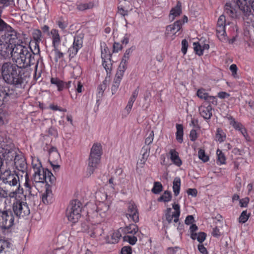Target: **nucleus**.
I'll return each mask as SVG.
<instances>
[{"mask_svg": "<svg viewBox=\"0 0 254 254\" xmlns=\"http://www.w3.org/2000/svg\"><path fill=\"white\" fill-rule=\"evenodd\" d=\"M229 124L236 129L239 131L247 141L250 140V137L247 133V131L244 126L240 122H237L235 119L231 116L226 117Z\"/></svg>", "mask_w": 254, "mask_h": 254, "instance_id": "13", "label": "nucleus"}, {"mask_svg": "<svg viewBox=\"0 0 254 254\" xmlns=\"http://www.w3.org/2000/svg\"><path fill=\"white\" fill-rule=\"evenodd\" d=\"M198 158L203 162H206L209 160V157L205 154V151L203 149H199L198 151Z\"/></svg>", "mask_w": 254, "mask_h": 254, "instance_id": "50", "label": "nucleus"}, {"mask_svg": "<svg viewBox=\"0 0 254 254\" xmlns=\"http://www.w3.org/2000/svg\"><path fill=\"white\" fill-rule=\"evenodd\" d=\"M58 27L62 30H64L68 26V23L66 21L62 19H60L56 21Z\"/></svg>", "mask_w": 254, "mask_h": 254, "instance_id": "51", "label": "nucleus"}, {"mask_svg": "<svg viewBox=\"0 0 254 254\" xmlns=\"http://www.w3.org/2000/svg\"><path fill=\"white\" fill-rule=\"evenodd\" d=\"M0 180L4 184L10 186H15L19 182L18 176L14 173H12L9 169H6L1 173Z\"/></svg>", "mask_w": 254, "mask_h": 254, "instance_id": "7", "label": "nucleus"}, {"mask_svg": "<svg viewBox=\"0 0 254 254\" xmlns=\"http://www.w3.org/2000/svg\"><path fill=\"white\" fill-rule=\"evenodd\" d=\"M32 166L34 171L32 180L35 183L48 184H52L55 177L52 173L48 169H44L39 159L36 157H32Z\"/></svg>", "mask_w": 254, "mask_h": 254, "instance_id": "3", "label": "nucleus"}, {"mask_svg": "<svg viewBox=\"0 0 254 254\" xmlns=\"http://www.w3.org/2000/svg\"><path fill=\"white\" fill-rule=\"evenodd\" d=\"M172 195L170 192L165 191L163 194L158 199L159 201H162L164 202H169L171 200Z\"/></svg>", "mask_w": 254, "mask_h": 254, "instance_id": "47", "label": "nucleus"}, {"mask_svg": "<svg viewBox=\"0 0 254 254\" xmlns=\"http://www.w3.org/2000/svg\"><path fill=\"white\" fill-rule=\"evenodd\" d=\"M122 254H131V248L129 246L124 247L121 251Z\"/></svg>", "mask_w": 254, "mask_h": 254, "instance_id": "62", "label": "nucleus"}, {"mask_svg": "<svg viewBox=\"0 0 254 254\" xmlns=\"http://www.w3.org/2000/svg\"><path fill=\"white\" fill-rule=\"evenodd\" d=\"M162 190V185L160 182H155L152 191L155 194H158Z\"/></svg>", "mask_w": 254, "mask_h": 254, "instance_id": "49", "label": "nucleus"}, {"mask_svg": "<svg viewBox=\"0 0 254 254\" xmlns=\"http://www.w3.org/2000/svg\"><path fill=\"white\" fill-rule=\"evenodd\" d=\"M182 13L181 5L179 2H178L176 6L172 8L169 15V20L171 21H173L175 18L179 16Z\"/></svg>", "mask_w": 254, "mask_h": 254, "instance_id": "25", "label": "nucleus"}, {"mask_svg": "<svg viewBox=\"0 0 254 254\" xmlns=\"http://www.w3.org/2000/svg\"><path fill=\"white\" fill-rule=\"evenodd\" d=\"M95 222H96L95 221ZM97 223H99L97 222ZM87 233L91 237L95 238L102 235L103 233V229L101 225L99 224L97 225L95 224H92L89 226Z\"/></svg>", "mask_w": 254, "mask_h": 254, "instance_id": "19", "label": "nucleus"}, {"mask_svg": "<svg viewBox=\"0 0 254 254\" xmlns=\"http://www.w3.org/2000/svg\"><path fill=\"white\" fill-rule=\"evenodd\" d=\"M14 46L10 42L8 37L0 39V55L6 59L12 57V51Z\"/></svg>", "mask_w": 254, "mask_h": 254, "instance_id": "8", "label": "nucleus"}, {"mask_svg": "<svg viewBox=\"0 0 254 254\" xmlns=\"http://www.w3.org/2000/svg\"><path fill=\"white\" fill-rule=\"evenodd\" d=\"M101 56L102 60H109L110 59V52L105 43L101 44Z\"/></svg>", "mask_w": 254, "mask_h": 254, "instance_id": "28", "label": "nucleus"}, {"mask_svg": "<svg viewBox=\"0 0 254 254\" xmlns=\"http://www.w3.org/2000/svg\"><path fill=\"white\" fill-rule=\"evenodd\" d=\"M31 51V49L28 50V47L20 44L14 45L11 58L20 68L30 66L34 64V53L32 54Z\"/></svg>", "mask_w": 254, "mask_h": 254, "instance_id": "1", "label": "nucleus"}, {"mask_svg": "<svg viewBox=\"0 0 254 254\" xmlns=\"http://www.w3.org/2000/svg\"><path fill=\"white\" fill-rule=\"evenodd\" d=\"M82 38L78 35L75 36L72 47L69 48V56L73 57L82 46Z\"/></svg>", "mask_w": 254, "mask_h": 254, "instance_id": "16", "label": "nucleus"}, {"mask_svg": "<svg viewBox=\"0 0 254 254\" xmlns=\"http://www.w3.org/2000/svg\"><path fill=\"white\" fill-rule=\"evenodd\" d=\"M196 95L200 99L206 101L209 96V94L206 91L205 89L201 88L197 90Z\"/></svg>", "mask_w": 254, "mask_h": 254, "instance_id": "44", "label": "nucleus"}, {"mask_svg": "<svg viewBox=\"0 0 254 254\" xmlns=\"http://www.w3.org/2000/svg\"><path fill=\"white\" fill-rule=\"evenodd\" d=\"M94 5L95 4L93 1H89L86 3H80L77 5V8L79 10L83 11L92 8Z\"/></svg>", "mask_w": 254, "mask_h": 254, "instance_id": "37", "label": "nucleus"}, {"mask_svg": "<svg viewBox=\"0 0 254 254\" xmlns=\"http://www.w3.org/2000/svg\"><path fill=\"white\" fill-rule=\"evenodd\" d=\"M124 241L127 242L130 245H134L137 239V238L134 236V235H127L123 237Z\"/></svg>", "mask_w": 254, "mask_h": 254, "instance_id": "46", "label": "nucleus"}, {"mask_svg": "<svg viewBox=\"0 0 254 254\" xmlns=\"http://www.w3.org/2000/svg\"><path fill=\"white\" fill-rule=\"evenodd\" d=\"M100 161L101 158L89 155L86 171L87 176L89 177L93 174L95 170L99 165Z\"/></svg>", "mask_w": 254, "mask_h": 254, "instance_id": "14", "label": "nucleus"}, {"mask_svg": "<svg viewBox=\"0 0 254 254\" xmlns=\"http://www.w3.org/2000/svg\"><path fill=\"white\" fill-rule=\"evenodd\" d=\"M81 204L79 201H71L66 210L68 220L73 223L77 222L81 217Z\"/></svg>", "mask_w": 254, "mask_h": 254, "instance_id": "5", "label": "nucleus"}, {"mask_svg": "<svg viewBox=\"0 0 254 254\" xmlns=\"http://www.w3.org/2000/svg\"><path fill=\"white\" fill-rule=\"evenodd\" d=\"M182 21L177 20L173 24L169 25L166 28V36L169 39L172 40L176 36V33L182 28Z\"/></svg>", "mask_w": 254, "mask_h": 254, "instance_id": "12", "label": "nucleus"}, {"mask_svg": "<svg viewBox=\"0 0 254 254\" xmlns=\"http://www.w3.org/2000/svg\"><path fill=\"white\" fill-rule=\"evenodd\" d=\"M148 154L147 152H144L142 154V158L140 160V162L138 163L139 164H141L142 166L144 165L147 159Z\"/></svg>", "mask_w": 254, "mask_h": 254, "instance_id": "63", "label": "nucleus"}, {"mask_svg": "<svg viewBox=\"0 0 254 254\" xmlns=\"http://www.w3.org/2000/svg\"><path fill=\"white\" fill-rule=\"evenodd\" d=\"M188 47V43L186 39H184L182 41V52L185 55L187 53V49Z\"/></svg>", "mask_w": 254, "mask_h": 254, "instance_id": "56", "label": "nucleus"}, {"mask_svg": "<svg viewBox=\"0 0 254 254\" xmlns=\"http://www.w3.org/2000/svg\"><path fill=\"white\" fill-rule=\"evenodd\" d=\"M2 94L3 98L6 99L7 97L13 98L15 97V91L13 89H10L7 86H2Z\"/></svg>", "mask_w": 254, "mask_h": 254, "instance_id": "31", "label": "nucleus"}, {"mask_svg": "<svg viewBox=\"0 0 254 254\" xmlns=\"http://www.w3.org/2000/svg\"><path fill=\"white\" fill-rule=\"evenodd\" d=\"M181 186V179L179 177H176L173 181V189L174 194L177 196L180 193Z\"/></svg>", "mask_w": 254, "mask_h": 254, "instance_id": "38", "label": "nucleus"}, {"mask_svg": "<svg viewBox=\"0 0 254 254\" xmlns=\"http://www.w3.org/2000/svg\"><path fill=\"white\" fill-rule=\"evenodd\" d=\"M8 113L6 111L0 109V125H3L8 122Z\"/></svg>", "mask_w": 254, "mask_h": 254, "instance_id": "43", "label": "nucleus"}, {"mask_svg": "<svg viewBox=\"0 0 254 254\" xmlns=\"http://www.w3.org/2000/svg\"><path fill=\"white\" fill-rule=\"evenodd\" d=\"M13 209L15 214L19 217L28 216L30 214V209L27 203L19 200L13 203Z\"/></svg>", "mask_w": 254, "mask_h": 254, "instance_id": "10", "label": "nucleus"}, {"mask_svg": "<svg viewBox=\"0 0 254 254\" xmlns=\"http://www.w3.org/2000/svg\"><path fill=\"white\" fill-rule=\"evenodd\" d=\"M137 231L138 227L135 224H130L123 229V232L127 235H134Z\"/></svg>", "mask_w": 254, "mask_h": 254, "instance_id": "36", "label": "nucleus"}, {"mask_svg": "<svg viewBox=\"0 0 254 254\" xmlns=\"http://www.w3.org/2000/svg\"><path fill=\"white\" fill-rule=\"evenodd\" d=\"M251 213H248L247 210L243 211L239 218V222L240 223H246L248 220L249 219Z\"/></svg>", "mask_w": 254, "mask_h": 254, "instance_id": "45", "label": "nucleus"}, {"mask_svg": "<svg viewBox=\"0 0 254 254\" xmlns=\"http://www.w3.org/2000/svg\"><path fill=\"white\" fill-rule=\"evenodd\" d=\"M250 199L249 197H245L243 199H240L239 202L241 207H246L249 202Z\"/></svg>", "mask_w": 254, "mask_h": 254, "instance_id": "58", "label": "nucleus"}, {"mask_svg": "<svg viewBox=\"0 0 254 254\" xmlns=\"http://www.w3.org/2000/svg\"><path fill=\"white\" fill-rule=\"evenodd\" d=\"M225 22L226 19L225 16L224 15H221L219 16L218 21H217V28H219L220 27H225Z\"/></svg>", "mask_w": 254, "mask_h": 254, "instance_id": "53", "label": "nucleus"}, {"mask_svg": "<svg viewBox=\"0 0 254 254\" xmlns=\"http://www.w3.org/2000/svg\"><path fill=\"white\" fill-rule=\"evenodd\" d=\"M51 83L57 86L58 90L61 91L65 88L64 82L60 80L57 78L52 77L51 78Z\"/></svg>", "mask_w": 254, "mask_h": 254, "instance_id": "34", "label": "nucleus"}, {"mask_svg": "<svg viewBox=\"0 0 254 254\" xmlns=\"http://www.w3.org/2000/svg\"><path fill=\"white\" fill-rule=\"evenodd\" d=\"M0 221L4 228L11 227L14 222V216L10 210L2 211L0 212Z\"/></svg>", "mask_w": 254, "mask_h": 254, "instance_id": "11", "label": "nucleus"}, {"mask_svg": "<svg viewBox=\"0 0 254 254\" xmlns=\"http://www.w3.org/2000/svg\"><path fill=\"white\" fill-rule=\"evenodd\" d=\"M134 49L135 48L134 47H131L126 50L122 61L118 67L119 69L126 71L127 68V61Z\"/></svg>", "mask_w": 254, "mask_h": 254, "instance_id": "20", "label": "nucleus"}, {"mask_svg": "<svg viewBox=\"0 0 254 254\" xmlns=\"http://www.w3.org/2000/svg\"><path fill=\"white\" fill-rule=\"evenodd\" d=\"M153 139H154V132H153V131H151L150 132L148 136L145 139V144H146L147 145L150 144L153 142Z\"/></svg>", "mask_w": 254, "mask_h": 254, "instance_id": "57", "label": "nucleus"}, {"mask_svg": "<svg viewBox=\"0 0 254 254\" xmlns=\"http://www.w3.org/2000/svg\"><path fill=\"white\" fill-rule=\"evenodd\" d=\"M19 66L7 62L4 63L1 66V75L3 80L8 84L15 86L21 85L23 83V78L20 74Z\"/></svg>", "mask_w": 254, "mask_h": 254, "instance_id": "2", "label": "nucleus"}, {"mask_svg": "<svg viewBox=\"0 0 254 254\" xmlns=\"http://www.w3.org/2000/svg\"><path fill=\"white\" fill-rule=\"evenodd\" d=\"M102 65L107 73L111 72L112 70V64L109 60H102Z\"/></svg>", "mask_w": 254, "mask_h": 254, "instance_id": "52", "label": "nucleus"}, {"mask_svg": "<svg viewBox=\"0 0 254 254\" xmlns=\"http://www.w3.org/2000/svg\"><path fill=\"white\" fill-rule=\"evenodd\" d=\"M32 37L34 41L31 42V44H34L36 53H39L40 50L39 44L42 41V33L39 29H35L32 32Z\"/></svg>", "mask_w": 254, "mask_h": 254, "instance_id": "21", "label": "nucleus"}, {"mask_svg": "<svg viewBox=\"0 0 254 254\" xmlns=\"http://www.w3.org/2000/svg\"><path fill=\"white\" fill-rule=\"evenodd\" d=\"M190 139L193 141H195L196 139V138L197 137V135L196 131L195 130L192 129L190 131Z\"/></svg>", "mask_w": 254, "mask_h": 254, "instance_id": "64", "label": "nucleus"}, {"mask_svg": "<svg viewBox=\"0 0 254 254\" xmlns=\"http://www.w3.org/2000/svg\"><path fill=\"white\" fill-rule=\"evenodd\" d=\"M225 12L231 17L236 16V10L234 8L230 3H226L225 5Z\"/></svg>", "mask_w": 254, "mask_h": 254, "instance_id": "35", "label": "nucleus"}, {"mask_svg": "<svg viewBox=\"0 0 254 254\" xmlns=\"http://www.w3.org/2000/svg\"><path fill=\"white\" fill-rule=\"evenodd\" d=\"M216 154L217 156V164L220 165L225 164L226 163V157L222 151L218 149L217 150Z\"/></svg>", "mask_w": 254, "mask_h": 254, "instance_id": "41", "label": "nucleus"}, {"mask_svg": "<svg viewBox=\"0 0 254 254\" xmlns=\"http://www.w3.org/2000/svg\"><path fill=\"white\" fill-rule=\"evenodd\" d=\"M200 116L205 120H209L212 116V107L211 106H200L198 108Z\"/></svg>", "mask_w": 254, "mask_h": 254, "instance_id": "23", "label": "nucleus"}, {"mask_svg": "<svg viewBox=\"0 0 254 254\" xmlns=\"http://www.w3.org/2000/svg\"><path fill=\"white\" fill-rule=\"evenodd\" d=\"M172 207L174 209V211H172L171 208L167 209L165 217L166 220L169 223L174 221L175 223L178 222L179 217L180 216V206L179 204L173 203L172 204Z\"/></svg>", "mask_w": 254, "mask_h": 254, "instance_id": "9", "label": "nucleus"}, {"mask_svg": "<svg viewBox=\"0 0 254 254\" xmlns=\"http://www.w3.org/2000/svg\"><path fill=\"white\" fill-rule=\"evenodd\" d=\"M170 159L172 163L177 167L182 165V161L179 157V153L175 149H171L169 152Z\"/></svg>", "mask_w": 254, "mask_h": 254, "instance_id": "22", "label": "nucleus"}, {"mask_svg": "<svg viewBox=\"0 0 254 254\" xmlns=\"http://www.w3.org/2000/svg\"><path fill=\"white\" fill-rule=\"evenodd\" d=\"M48 35L52 40V46L53 47L61 46L62 38L59 34V30L53 28L48 33Z\"/></svg>", "mask_w": 254, "mask_h": 254, "instance_id": "18", "label": "nucleus"}, {"mask_svg": "<svg viewBox=\"0 0 254 254\" xmlns=\"http://www.w3.org/2000/svg\"><path fill=\"white\" fill-rule=\"evenodd\" d=\"M126 216L130 221L136 223L139 220V213L136 206L132 203L128 204L126 213Z\"/></svg>", "mask_w": 254, "mask_h": 254, "instance_id": "15", "label": "nucleus"}, {"mask_svg": "<svg viewBox=\"0 0 254 254\" xmlns=\"http://www.w3.org/2000/svg\"><path fill=\"white\" fill-rule=\"evenodd\" d=\"M52 195V190L47 189L42 194L41 198L42 202L44 204H48L51 201Z\"/></svg>", "mask_w": 254, "mask_h": 254, "instance_id": "30", "label": "nucleus"}, {"mask_svg": "<svg viewBox=\"0 0 254 254\" xmlns=\"http://www.w3.org/2000/svg\"><path fill=\"white\" fill-rule=\"evenodd\" d=\"M123 48L122 46L119 43H114L113 45V52L118 53L121 51Z\"/></svg>", "mask_w": 254, "mask_h": 254, "instance_id": "60", "label": "nucleus"}, {"mask_svg": "<svg viewBox=\"0 0 254 254\" xmlns=\"http://www.w3.org/2000/svg\"><path fill=\"white\" fill-rule=\"evenodd\" d=\"M206 101L214 105L217 104V99L215 96H213L209 95Z\"/></svg>", "mask_w": 254, "mask_h": 254, "instance_id": "59", "label": "nucleus"}, {"mask_svg": "<svg viewBox=\"0 0 254 254\" xmlns=\"http://www.w3.org/2000/svg\"><path fill=\"white\" fill-rule=\"evenodd\" d=\"M125 71V70L118 68L111 87V91L113 95L117 92L124 75Z\"/></svg>", "mask_w": 254, "mask_h": 254, "instance_id": "17", "label": "nucleus"}, {"mask_svg": "<svg viewBox=\"0 0 254 254\" xmlns=\"http://www.w3.org/2000/svg\"><path fill=\"white\" fill-rule=\"evenodd\" d=\"M73 84L76 87V90L78 93H81L82 91L83 85L80 81L76 80H74Z\"/></svg>", "mask_w": 254, "mask_h": 254, "instance_id": "54", "label": "nucleus"}, {"mask_svg": "<svg viewBox=\"0 0 254 254\" xmlns=\"http://www.w3.org/2000/svg\"><path fill=\"white\" fill-rule=\"evenodd\" d=\"M102 153V146L101 144L98 143H96L92 146L90 150V155L101 158Z\"/></svg>", "mask_w": 254, "mask_h": 254, "instance_id": "24", "label": "nucleus"}, {"mask_svg": "<svg viewBox=\"0 0 254 254\" xmlns=\"http://www.w3.org/2000/svg\"><path fill=\"white\" fill-rule=\"evenodd\" d=\"M81 69L79 66L76 65L73 68V75L75 78H76L77 77L79 76L81 74Z\"/></svg>", "mask_w": 254, "mask_h": 254, "instance_id": "55", "label": "nucleus"}, {"mask_svg": "<svg viewBox=\"0 0 254 254\" xmlns=\"http://www.w3.org/2000/svg\"><path fill=\"white\" fill-rule=\"evenodd\" d=\"M53 51L54 52V59L56 62H58L60 60L64 58V54L62 52V48L61 46L53 47Z\"/></svg>", "mask_w": 254, "mask_h": 254, "instance_id": "33", "label": "nucleus"}, {"mask_svg": "<svg viewBox=\"0 0 254 254\" xmlns=\"http://www.w3.org/2000/svg\"><path fill=\"white\" fill-rule=\"evenodd\" d=\"M193 45L194 50L196 54L198 56L202 55L203 52L202 49V44L199 42H194Z\"/></svg>", "mask_w": 254, "mask_h": 254, "instance_id": "48", "label": "nucleus"}, {"mask_svg": "<svg viewBox=\"0 0 254 254\" xmlns=\"http://www.w3.org/2000/svg\"><path fill=\"white\" fill-rule=\"evenodd\" d=\"M123 232V228H122L114 231L111 235V239L109 240V242L112 244L117 243L122 237V233Z\"/></svg>", "mask_w": 254, "mask_h": 254, "instance_id": "26", "label": "nucleus"}, {"mask_svg": "<svg viewBox=\"0 0 254 254\" xmlns=\"http://www.w3.org/2000/svg\"><path fill=\"white\" fill-rule=\"evenodd\" d=\"M226 137V134L223 130L219 128H218L216 133V140L219 142H222L224 141Z\"/></svg>", "mask_w": 254, "mask_h": 254, "instance_id": "42", "label": "nucleus"}, {"mask_svg": "<svg viewBox=\"0 0 254 254\" xmlns=\"http://www.w3.org/2000/svg\"><path fill=\"white\" fill-rule=\"evenodd\" d=\"M216 31L217 37L221 41L224 42L227 40L226 32L224 27L217 28Z\"/></svg>", "mask_w": 254, "mask_h": 254, "instance_id": "39", "label": "nucleus"}, {"mask_svg": "<svg viewBox=\"0 0 254 254\" xmlns=\"http://www.w3.org/2000/svg\"><path fill=\"white\" fill-rule=\"evenodd\" d=\"M177 132L176 133V139L180 142L182 143L183 141V135H184V129L182 125L177 124L176 125Z\"/></svg>", "mask_w": 254, "mask_h": 254, "instance_id": "32", "label": "nucleus"}, {"mask_svg": "<svg viewBox=\"0 0 254 254\" xmlns=\"http://www.w3.org/2000/svg\"><path fill=\"white\" fill-rule=\"evenodd\" d=\"M8 197V191L0 187V198H6Z\"/></svg>", "mask_w": 254, "mask_h": 254, "instance_id": "61", "label": "nucleus"}, {"mask_svg": "<svg viewBox=\"0 0 254 254\" xmlns=\"http://www.w3.org/2000/svg\"><path fill=\"white\" fill-rule=\"evenodd\" d=\"M10 245L7 241L0 240V254H9Z\"/></svg>", "mask_w": 254, "mask_h": 254, "instance_id": "29", "label": "nucleus"}, {"mask_svg": "<svg viewBox=\"0 0 254 254\" xmlns=\"http://www.w3.org/2000/svg\"><path fill=\"white\" fill-rule=\"evenodd\" d=\"M24 177L25 181L24 184L25 187V194L24 196L26 200L30 202L31 204L35 205L38 201L37 191L34 190V187L31 185L28 174L26 173Z\"/></svg>", "mask_w": 254, "mask_h": 254, "instance_id": "6", "label": "nucleus"}, {"mask_svg": "<svg viewBox=\"0 0 254 254\" xmlns=\"http://www.w3.org/2000/svg\"><path fill=\"white\" fill-rule=\"evenodd\" d=\"M111 201L107 198L106 195V200L100 202L97 205L96 211L93 213V218L95 221L101 223L106 221L110 214V206Z\"/></svg>", "mask_w": 254, "mask_h": 254, "instance_id": "4", "label": "nucleus"}, {"mask_svg": "<svg viewBox=\"0 0 254 254\" xmlns=\"http://www.w3.org/2000/svg\"><path fill=\"white\" fill-rule=\"evenodd\" d=\"M206 236V234L204 232L191 234V238L193 240L196 239L200 243L205 240Z\"/></svg>", "mask_w": 254, "mask_h": 254, "instance_id": "40", "label": "nucleus"}, {"mask_svg": "<svg viewBox=\"0 0 254 254\" xmlns=\"http://www.w3.org/2000/svg\"><path fill=\"white\" fill-rule=\"evenodd\" d=\"M49 154V160L50 163L51 162L55 163L60 159V155L58 152L57 148L54 147H52L50 149Z\"/></svg>", "mask_w": 254, "mask_h": 254, "instance_id": "27", "label": "nucleus"}]
</instances>
